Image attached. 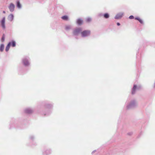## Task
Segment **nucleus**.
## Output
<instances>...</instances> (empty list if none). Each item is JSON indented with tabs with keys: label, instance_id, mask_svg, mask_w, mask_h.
<instances>
[{
	"label": "nucleus",
	"instance_id": "1",
	"mask_svg": "<svg viewBox=\"0 0 155 155\" xmlns=\"http://www.w3.org/2000/svg\"><path fill=\"white\" fill-rule=\"evenodd\" d=\"M90 34V31L89 30H85L81 32L82 37H86L89 35Z\"/></svg>",
	"mask_w": 155,
	"mask_h": 155
},
{
	"label": "nucleus",
	"instance_id": "2",
	"mask_svg": "<svg viewBox=\"0 0 155 155\" xmlns=\"http://www.w3.org/2000/svg\"><path fill=\"white\" fill-rule=\"evenodd\" d=\"M5 17H4L2 18V20L0 21L1 25L2 28L4 29H5Z\"/></svg>",
	"mask_w": 155,
	"mask_h": 155
},
{
	"label": "nucleus",
	"instance_id": "3",
	"mask_svg": "<svg viewBox=\"0 0 155 155\" xmlns=\"http://www.w3.org/2000/svg\"><path fill=\"white\" fill-rule=\"evenodd\" d=\"M82 30L81 28H77L75 29L73 31V33L74 35H78L81 31Z\"/></svg>",
	"mask_w": 155,
	"mask_h": 155
},
{
	"label": "nucleus",
	"instance_id": "4",
	"mask_svg": "<svg viewBox=\"0 0 155 155\" xmlns=\"http://www.w3.org/2000/svg\"><path fill=\"white\" fill-rule=\"evenodd\" d=\"M22 61L24 65L25 66H28L29 64L28 60L26 59H23Z\"/></svg>",
	"mask_w": 155,
	"mask_h": 155
},
{
	"label": "nucleus",
	"instance_id": "5",
	"mask_svg": "<svg viewBox=\"0 0 155 155\" xmlns=\"http://www.w3.org/2000/svg\"><path fill=\"white\" fill-rule=\"evenodd\" d=\"M123 14L122 13H120L117 14L115 17V18L116 19H119L122 18Z\"/></svg>",
	"mask_w": 155,
	"mask_h": 155
},
{
	"label": "nucleus",
	"instance_id": "6",
	"mask_svg": "<svg viewBox=\"0 0 155 155\" xmlns=\"http://www.w3.org/2000/svg\"><path fill=\"white\" fill-rule=\"evenodd\" d=\"M9 9L11 12H13L14 11L15 8V5L12 3H11L9 7Z\"/></svg>",
	"mask_w": 155,
	"mask_h": 155
},
{
	"label": "nucleus",
	"instance_id": "7",
	"mask_svg": "<svg viewBox=\"0 0 155 155\" xmlns=\"http://www.w3.org/2000/svg\"><path fill=\"white\" fill-rule=\"evenodd\" d=\"M25 112L27 114H31L33 112V111L31 109H27L25 110Z\"/></svg>",
	"mask_w": 155,
	"mask_h": 155
},
{
	"label": "nucleus",
	"instance_id": "8",
	"mask_svg": "<svg viewBox=\"0 0 155 155\" xmlns=\"http://www.w3.org/2000/svg\"><path fill=\"white\" fill-rule=\"evenodd\" d=\"M13 18L14 16L12 14H11L8 16V19L10 21H12L13 20Z\"/></svg>",
	"mask_w": 155,
	"mask_h": 155
},
{
	"label": "nucleus",
	"instance_id": "9",
	"mask_svg": "<svg viewBox=\"0 0 155 155\" xmlns=\"http://www.w3.org/2000/svg\"><path fill=\"white\" fill-rule=\"evenodd\" d=\"M136 88L137 86L136 85H134L132 92V94H134L135 93Z\"/></svg>",
	"mask_w": 155,
	"mask_h": 155
},
{
	"label": "nucleus",
	"instance_id": "10",
	"mask_svg": "<svg viewBox=\"0 0 155 155\" xmlns=\"http://www.w3.org/2000/svg\"><path fill=\"white\" fill-rule=\"evenodd\" d=\"M77 23L79 25H81L82 24L83 20L81 19H78L77 20Z\"/></svg>",
	"mask_w": 155,
	"mask_h": 155
},
{
	"label": "nucleus",
	"instance_id": "11",
	"mask_svg": "<svg viewBox=\"0 0 155 155\" xmlns=\"http://www.w3.org/2000/svg\"><path fill=\"white\" fill-rule=\"evenodd\" d=\"M11 43L9 42L7 46L5 49V50L6 51H8L9 50L10 45H11Z\"/></svg>",
	"mask_w": 155,
	"mask_h": 155
},
{
	"label": "nucleus",
	"instance_id": "12",
	"mask_svg": "<svg viewBox=\"0 0 155 155\" xmlns=\"http://www.w3.org/2000/svg\"><path fill=\"white\" fill-rule=\"evenodd\" d=\"M61 18L62 19L64 20H67L68 19V17L66 15H64Z\"/></svg>",
	"mask_w": 155,
	"mask_h": 155
},
{
	"label": "nucleus",
	"instance_id": "13",
	"mask_svg": "<svg viewBox=\"0 0 155 155\" xmlns=\"http://www.w3.org/2000/svg\"><path fill=\"white\" fill-rule=\"evenodd\" d=\"M4 46L3 44H2L0 47V50L1 51H2L4 50Z\"/></svg>",
	"mask_w": 155,
	"mask_h": 155
},
{
	"label": "nucleus",
	"instance_id": "14",
	"mask_svg": "<svg viewBox=\"0 0 155 155\" xmlns=\"http://www.w3.org/2000/svg\"><path fill=\"white\" fill-rule=\"evenodd\" d=\"M17 7L19 8H21V5L20 3V2L19 1H17Z\"/></svg>",
	"mask_w": 155,
	"mask_h": 155
},
{
	"label": "nucleus",
	"instance_id": "15",
	"mask_svg": "<svg viewBox=\"0 0 155 155\" xmlns=\"http://www.w3.org/2000/svg\"><path fill=\"white\" fill-rule=\"evenodd\" d=\"M104 18H108L109 17V15L108 13L105 14L104 15Z\"/></svg>",
	"mask_w": 155,
	"mask_h": 155
},
{
	"label": "nucleus",
	"instance_id": "16",
	"mask_svg": "<svg viewBox=\"0 0 155 155\" xmlns=\"http://www.w3.org/2000/svg\"><path fill=\"white\" fill-rule=\"evenodd\" d=\"M11 43V45L13 47H14L15 46V42L14 41H12V42H10Z\"/></svg>",
	"mask_w": 155,
	"mask_h": 155
},
{
	"label": "nucleus",
	"instance_id": "17",
	"mask_svg": "<svg viewBox=\"0 0 155 155\" xmlns=\"http://www.w3.org/2000/svg\"><path fill=\"white\" fill-rule=\"evenodd\" d=\"M70 28H71V27L69 26H66L65 27V29L66 30L69 29H70Z\"/></svg>",
	"mask_w": 155,
	"mask_h": 155
},
{
	"label": "nucleus",
	"instance_id": "18",
	"mask_svg": "<svg viewBox=\"0 0 155 155\" xmlns=\"http://www.w3.org/2000/svg\"><path fill=\"white\" fill-rule=\"evenodd\" d=\"M91 21V19L90 18H88L87 19L86 21L87 22H90Z\"/></svg>",
	"mask_w": 155,
	"mask_h": 155
},
{
	"label": "nucleus",
	"instance_id": "19",
	"mask_svg": "<svg viewBox=\"0 0 155 155\" xmlns=\"http://www.w3.org/2000/svg\"><path fill=\"white\" fill-rule=\"evenodd\" d=\"M141 24H143V21H142V20L140 18V19H139V21H138Z\"/></svg>",
	"mask_w": 155,
	"mask_h": 155
},
{
	"label": "nucleus",
	"instance_id": "20",
	"mask_svg": "<svg viewBox=\"0 0 155 155\" xmlns=\"http://www.w3.org/2000/svg\"><path fill=\"white\" fill-rule=\"evenodd\" d=\"M134 17L133 15H131L129 17V18L130 19H134Z\"/></svg>",
	"mask_w": 155,
	"mask_h": 155
},
{
	"label": "nucleus",
	"instance_id": "21",
	"mask_svg": "<svg viewBox=\"0 0 155 155\" xmlns=\"http://www.w3.org/2000/svg\"><path fill=\"white\" fill-rule=\"evenodd\" d=\"M4 39H5V37H4V35H3L2 38V41H4Z\"/></svg>",
	"mask_w": 155,
	"mask_h": 155
},
{
	"label": "nucleus",
	"instance_id": "22",
	"mask_svg": "<svg viewBox=\"0 0 155 155\" xmlns=\"http://www.w3.org/2000/svg\"><path fill=\"white\" fill-rule=\"evenodd\" d=\"M139 19H140V18H138V17H136V18H135V19L136 20H138V21H139Z\"/></svg>",
	"mask_w": 155,
	"mask_h": 155
},
{
	"label": "nucleus",
	"instance_id": "23",
	"mask_svg": "<svg viewBox=\"0 0 155 155\" xmlns=\"http://www.w3.org/2000/svg\"><path fill=\"white\" fill-rule=\"evenodd\" d=\"M117 25L118 26H119L120 25V24L119 23H117Z\"/></svg>",
	"mask_w": 155,
	"mask_h": 155
},
{
	"label": "nucleus",
	"instance_id": "24",
	"mask_svg": "<svg viewBox=\"0 0 155 155\" xmlns=\"http://www.w3.org/2000/svg\"><path fill=\"white\" fill-rule=\"evenodd\" d=\"M3 13H5V11H4L3 12Z\"/></svg>",
	"mask_w": 155,
	"mask_h": 155
}]
</instances>
